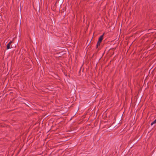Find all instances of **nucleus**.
<instances>
[{"label": "nucleus", "mask_w": 156, "mask_h": 156, "mask_svg": "<svg viewBox=\"0 0 156 156\" xmlns=\"http://www.w3.org/2000/svg\"><path fill=\"white\" fill-rule=\"evenodd\" d=\"M18 45V42H16L15 44H13L11 45V48H15Z\"/></svg>", "instance_id": "obj_3"}, {"label": "nucleus", "mask_w": 156, "mask_h": 156, "mask_svg": "<svg viewBox=\"0 0 156 156\" xmlns=\"http://www.w3.org/2000/svg\"><path fill=\"white\" fill-rule=\"evenodd\" d=\"M66 81H67V82H68V80H67V79H66Z\"/></svg>", "instance_id": "obj_13"}, {"label": "nucleus", "mask_w": 156, "mask_h": 156, "mask_svg": "<svg viewBox=\"0 0 156 156\" xmlns=\"http://www.w3.org/2000/svg\"><path fill=\"white\" fill-rule=\"evenodd\" d=\"M156 122V119L153 122H152L151 124V126H152L154 124H155Z\"/></svg>", "instance_id": "obj_7"}, {"label": "nucleus", "mask_w": 156, "mask_h": 156, "mask_svg": "<svg viewBox=\"0 0 156 156\" xmlns=\"http://www.w3.org/2000/svg\"><path fill=\"white\" fill-rule=\"evenodd\" d=\"M104 34H105V33H104L102 35H101L100 36V37H99V38L98 39L99 40H100L102 41L103 40V37Z\"/></svg>", "instance_id": "obj_6"}, {"label": "nucleus", "mask_w": 156, "mask_h": 156, "mask_svg": "<svg viewBox=\"0 0 156 156\" xmlns=\"http://www.w3.org/2000/svg\"><path fill=\"white\" fill-rule=\"evenodd\" d=\"M59 5L58 6L59 7H61L62 5L63 2V0H60L59 1Z\"/></svg>", "instance_id": "obj_4"}, {"label": "nucleus", "mask_w": 156, "mask_h": 156, "mask_svg": "<svg viewBox=\"0 0 156 156\" xmlns=\"http://www.w3.org/2000/svg\"><path fill=\"white\" fill-rule=\"evenodd\" d=\"M122 115L121 114L119 117L117 119L116 122H113L110 127L111 128H117L119 127L121 124L122 122Z\"/></svg>", "instance_id": "obj_1"}, {"label": "nucleus", "mask_w": 156, "mask_h": 156, "mask_svg": "<svg viewBox=\"0 0 156 156\" xmlns=\"http://www.w3.org/2000/svg\"><path fill=\"white\" fill-rule=\"evenodd\" d=\"M12 41H10L9 42V43L7 44L6 46L7 49H8L10 48H11V47H10V46L11 45V44L12 43Z\"/></svg>", "instance_id": "obj_2"}, {"label": "nucleus", "mask_w": 156, "mask_h": 156, "mask_svg": "<svg viewBox=\"0 0 156 156\" xmlns=\"http://www.w3.org/2000/svg\"><path fill=\"white\" fill-rule=\"evenodd\" d=\"M65 75L67 76V75Z\"/></svg>", "instance_id": "obj_15"}, {"label": "nucleus", "mask_w": 156, "mask_h": 156, "mask_svg": "<svg viewBox=\"0 0 156 156\" xmlns=\"http://www.w3.org/2000/svg\"><path fill=\"white\" fill-rule=\"evenodd\" d=\"M128 151H124L122 153V155H123L124 156L126 155H127L128 153Z\"/></svg>", "instance_id": "obj_5"}, {"label": "nucleus", "mask_w": 156, "mask_h": 156, "mask_svg": "<svg viewBox=\"0 0 156 156\" xmlns=\"http://www.w3.org/2000/svg\"><path fill=\"white\" fill-rule=\"evenodd\" d=\"M57 2H56L55 3V5H56V3H57Z\"/></svg>", "instance_id": "obj_12"}, {"label": "nucleus", "mask_w": 156, "mask_h": 156, "mask_svg": "<svg viewBox=\"0 0 156 156\" xmlns=\"http://www.w3.org/2000/svg\"><path fill=\"white\" fill-rule=\"evenodd\" d=\"M63 52V51H62V52H61L62 53V54H63L62 53Z\"/></svg>", "instance_id": "obj_14"}, {"label": "nucleus", "mask_w": 156, "mask_h": 156, "mask_svg": "<svg viewBox=\"0 0 156 156\" xmlns=\"http://www.w3.org/2000/svg\"><path fill=\"white\" fill-rule=\"evenodd\" d=\"M117 118H118V115H117L116 116H115V119Z\"/></svg>", "instance_id": "obj_11"}, {"label": "nucleus", "mask_w": 156, "mask_h": 156, "mask_svg": "<svg viewBox=\"0 0 156 156\" xmlns=\"http://www.w3.org/2000/svg\"><path fill=\"white\" fill-rule=\"evenodd\" d=\"M69 77H70L69 75Z\"/></svg>", "instance_id": "obj_16"}, {"label": "nucleus", "mask_w": 156, "mask_h": 156, "mask_svg": "<svg viewBox=\"0 0 156 156\" xmlns=\"http://www.w3.org/2000/svg\"><path fill=\"white\" fill-rule=\"evenodd\" d=\"M77 112V110H76L74 112V115H75L76 114V113Z\"/></svg>", "instance_id": "obj_9"}, {"label": "nucleus", "mask_w": 156, "mask_h": 156, "mask_svg": "<svg viewBox=\"0 0 156 156\" xmlns=\"http://www.w3.org/2000/svg\"><path fill=\"white\" fill-rule=\"evenodd\" d=\"M101 41H100V40H98V43H99L101 44Z\"/></svg>", "instance_id": "obj_10"}, {"label": "nucleus", "mask_w": 156, "mask_h": 156, "mask_svg": "<svg viewBox=\"0 0 156 156\" xmlns=\"http://www.w3.org/2000/svg\"><path fill=\"white\" fill-rule=\"evenodd\" d=\"M100 43L97 42L96 45V48H98V47L100 46Z\"/></svg>", "instance_id": "obj_8"}]
</instances>
